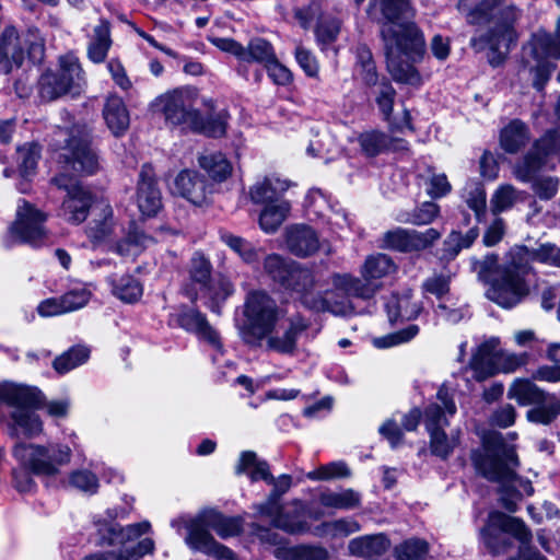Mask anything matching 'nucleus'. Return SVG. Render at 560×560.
<instances>
[{
	"mask_svg": "<svg viewBox=\"0 0 560 560\" xmlns=\"http://www.w3.org/2000/svg\"><path fill=\"white\" fill-rule=\"evenodd\" d=\"M264 269L283 290L295 293L301 303L311 311L329 312L336 316L355 314L353 304L347 299L332 301L329 298V291L324 294H314L316 277L306 266L285 259L278 254H271L265 258Z\"/></svg>",
	"mask_w": 560,
	"mask_h": 560,
	"instance_id": "obj_4",
	"label": "nucleus"
},
{
	"mask_svg": "<svg viewBox=\"0 0 560 560\" xmlns=\"http://www.w3.org/2000/svg\"><path fill=\"white\" fill-rule=\"evenodd\" d=\"M272 555L278 559L283 557L284 560H289V555L293 557L292 560H326L328 557L327 551L324 548L304 545L290 550L276 547Z\"/></svg>",
	"mask_w": 560,
	"mask_h": 560,
	"instance_id": "obj_55",
	"label": "nucleus"
},
{
	"mask_svg": "<svg viewBox=\"0 0 560 560\" xmlns=\"http://www.w3.org/2000/svg\"><path fill=\"white\" fill-rule=\"evenodd\" d=\"M530 139L529 128L520 119L511 120L500 131V145L510 154L517 153Z\"/></svg>",
	"mask_w": 560,
	"mask_h": 560,
	"instance_id": "obj_33",
	"label": "nucleus"
},
{
	"mask_svg": "<svg viewBox=\"0 0 560 560\" xmlns=\"http://www.w3.org/2000/svg\"><path fill=\"white\" fill-rule=\"evenodd\" d=\"M465 200L467 206L475 212L477 220L480 222L486 214L487 197L486 190L481 184L474 183L466 188Z\"/></svg>",
	"mask_w": 560,
	"mask_h": 560,
	"instance_id": "obj_61",
	"label": "nucleus"
},
{
	"mask_svg": "<svg viewBox=\"0 0 560 560\" xmlns=\"http://www.w3.org/2000/svg\"><path fill=\"white\" fill-rule=\"evenodd\" d=\"M492 342L480 345L477 352L471 357L470 368L474 371V377L479 382L499 373L497 354L491 355V349L494 347Z\"/></svg>",
	"mask_w": 560,
	"mask_h": 560,
	"instance_id": "obj_36",
	"label": "nucleus"
},
{
	"mask_svg": "<svg viewBox=\"0 0 560 560\" xmlns=\"http://www.w3.org/2000/svg\"><path fill=\"white\" fill-rule=\"evenodd\" d=\"M109 282L114 295L125 303H135L142 296L141 283L131 276H121L119 279L109 278Z\"/></svg>",
	"mask_w": 560,
	"mask_h": 560,
	"instance_id": "obj_44",
	"label": "nucleus"
},
{
	"mask_svg": "<svg viewBox=\"0 0 560 560\" xmlns=\"http://www.w3.org/2000/svg\"><path fill=\"white\" fill-rule=\"evenodd\" d=\"M372 7L378 8L383 18L378 23L387 71L398 83L420 85L415 65L422 60L427 46L417 24L401 20L409 11V0H373Z\"/></svg>",
	"mask_w": 560,
	"mask_h": 560,
	"instance_id": "obj_2",
	"label": "nucleus"
},
{
	"mask_svg": "<svg viewBox=\"0 0 560 560\" xmlns=\"http://www.w3.org/2000/svg\"><path fill=\"white\" fill-rule=\"evenodd\" d=\"M199 164L215 182H223L232 174V165L220 152L199 158Z\"/></svg>",
	"mask_w": 560,
	"mask_h": 560,
	"instance_id": "obj_45",
	"label": "nucleus"
},
{
	"mask_svg": "<svg viewBox=\"0 0 560 560\" xmlns=\"http://www.w3.org/2000/svg\"><path fill=\"white\" fill-rule=\"evenodd\" d=\"M518 18V10L505 0H482L467 13L469 24L493 23V27L481 37H472L470 45L476 50L489 48L495 56L490 58L493 66L502 62L511 46L516 42L513 27Z\"/></svg>",
	"mask_w": 560,
	"mask_h": 560,
	"instance_id": "obj_5",
	"label": "nucleus"
},
{
	"mask_svg": "<svg viewBox=\"0 0 560 560\" xmlns=\"http://www.w3.org/2000/svg\"><path fill=\"white\" fill-rule=\"evenodd\" d=\"M440 207L433 201H425L412 212L401 214L398 219L401 222L424 225L431 223L439 214Z\"/></svg>",
	"mask_w": 560,
	"mask_h": 560,
	"instance_id": "obj_57",
	"label": "nucleus"
},
{
	"mask_svg": "<svg viewBox=\"0 0 560 560\" xmlns=\"http://www.w3.org/2000/svg\"><path fill=\"white\" fill-rule=\"evenodd\" d=\"M188 271L190 280L202 288L211 280L212 266L203 254L195 253L190 259Z\"/></svg>",
	"mask_w": 560,
	"mask_h": 560,
	"instance_id": "obj_59",
	"label": "nucleus"
},
{
	"mask_svg": "<svg viewBox=\"0 0 560 560\" xmlns=\"http://www.w3.org/2000/svg\"><path fill=\"white\" fill-rule=\"evenodd\" d=\"M516 255V261L521 268L530 271V262L560 268V247L552 243H544L535 248L527 246H515L512 249Z\"/></svg>",
	"mask_w": 560,
	"mask_h": 560,
	"instance_id": "obj_25",
	"label": "nucleus"
},
{
	"mask_svg": "<svg viewBox=\"0 0 560 560\" xmlns=\"http://www.w3.org/2000/svg\"><path fill=\"white\" fill-rule=\"evenodd\" d=\"M220 237L221 241L235 252L246 264L258 261L260 250L247 240L229 232H222Z\"/></svg>",
	"mask_w": 560,
	"mask_h": 560,
	"instance_id": "obj_50",
	"label": "nucleus"
},
{
	"mask_svg": "<svg viewBox=\"0 0 560 560\" xmlns=\"http://www.w3.org/2000/svg\"><path fill=\"white\" fill-rule=\"evenodd\" d=\"M341 30V21L331 15H322L315 28L317 44L322 50L335 43Z\"/></svg>",
	"mask_w": 560,
	"mask_h": 560,
	"instance_id": "obj_51",
	"label": "nucleus"
},
{
	"mask_svg": "<svg viewBox=\"0 0 560 560\" xmlns=\"http://www.w3.org/2000/svg\"><path fill=\"white\" fill-rule=\"evenodd\" d=\"M288 249L299 257H307L319 248V238L311 226L299 224L287 230Z\"/></svg>",
	"mask_w": 560,
	"mask_h": 560,
	"instance_id": "obj_28",
	"label": "nucleus"
},
{
	"mask_svg": "<svg viewBox=\"0 0 560 560\" xmlns=\"http://www.w3.org/2000/svg\"><path fill=\"white\" fill-rule=\"evenodd\" d=\"M322 506L335 510H352L361 504V495L353 489H343L340 492L323 491L318 497Z\"/></svg>",
	"mask_w": 560,
	"mask_h": 560,
	"instance_id": "obj_39",
	"label": "nucleus"
},
{
	"mask_svg": "<svg viewBox=\"0 0 560 560\" xmlns=\"http://www.w3.org/2000/svg\"><path fill=\"white\" fill-rule=\"evenodd\" d=\"M281 334L273 331L264 340L268 350L280 354L292 355L298 348V340L308 328V322L300 315L288 318Z\"/></svg>",
	"mask_w": 560,
	"mask_h": 560,
	"instance_id": "obj_20",
	"label": "nucleus"
},
{
	"mask_svg": "<svg viewBox=\"0 0 560 560\" xmlns=\"http://www.w3.org/2000/svg\"><path fill=\"white\" fill-rule=\"evenodd\" d=\"M330 282L334 289L342 292L345 294L343 299H347L351 304L352 302L350 301V298L368 301L373 299L381 289V284L378 282H371L366 277L362 276L359 278L351 273H332ZM329 298L332 301L335 300L331 294ZM339 300H342V298Z\"/></svg>",
	"mask_w": 560,
	"mask_h": 560,
	"instance_id": "obj_21",
	"label": "nucleus"
},
{
	"mask_svg": "<svg viewBox=\"0 0 560 560\" xmlns=\"http://www.w3.org/2000/svg\"><path fill=\"white\" fill-rule=\"evenodd\" d=\"M517 200V190L512 185L500 186L491 197V210L494 214L510 209Z\"/></svg>",
	"mask_w": 560,
	"mask_h": 560,
	"instance_id": "obj_64",
	"label": "nucleus"
},
{
	"mask_svg": "<svg viewBox=\"0 0 560 560\" xmlns=\"http://www.w3.org/2000/svg\"><path fill=\"white\" fill-rule=\"evenodd\" d=\"M47 214L34 205L20 199L16 208V218L10 226V233L21 243L39 247L48 243L49 233L45 226Z\"/></svg>",
	"mask_w": 560,
	"mask_h": 560,
	"instance_id": "obj_16",
	"label": "nucleus"
},
{
	"mask_svg": "<svg viewBox=\"0 0 560 560\" xmlns=\"http://www.w3.org/2000/svg\"><path fill=\"white\" fill-rule=\"evenodd\" d=\"M112 46L110 24L106 20H100L94 27L93 34L88 45V57L94 63L103 62Z\"/></svg>",
	"mask_w": 560,
	"mask_h": 560,
	"instance_id": "obj_35",
	"label": "nucleus"
},
{
	"mask_svg": "<svg viewBox=\"0 0 560 560\" xmlns=\"http://www.w3.org/2000/svg\"><path fill=\"white\" fill-rule=\"evenodd\" d=\"M419 176L423 180L425 192L433 199L442 198L452 190L447 176L436 173L432 167H428L427 173Z\"/></svg>",
	"mask_w": 560,
	"mask_h": 560,
	"instance_id": "obj_54",
	"label": "nucleus"
},
{
	"mask_svg": "<svg viewBox=\"0 0 560 560\" xmlns=\"http://www.w3.org/2000/svg\"><path fill=\"white\" fill-rule=\"evenodd\" d=\"M383 247L398 252L417 250L415 230L397 228L387 231L383 237Z\"/></svg>",
	"mask_w": 560,
	"mask_h": 560,
	"instance_id": "obj_52",
	"label": "nucleus"
},
{
	"mask_svg": "<svg viewBox=\"0 0 560 560\" xmlns=\"http://www.w3.org/2000/svg\"><path fill=\"white\" fill-rule=\"evenodd\" d=\"M94 211H98L94 214V218L86 228L88 237L98 243L107 238L114 231V217L113 209L107 203H100L94 208Z\"/></svg>",
	"mask_w": 560,
	"mask_h": 560,
	"instance_id": "obj_34",
	"label": "nucleus"
},
{
	"mask_svg": "<svg viewBox=\"0 0 560 560\" xmlns=\"http://www.w3.org/2000/svg\"><path fill=\"white\" fill-rule=\"evenodd\" d=\"M357 72L366 85H376L378 82V73L376 70L373 55L366 45H359L355 49Z\"/></svg>",
	"mask_w": 560,
	"mask_h": 560,
	"instance_id": "obj_48",
	"label": "nucleus"
},
{
	"mask_svg": "<svg viewBox=\"0 0 560 560\" xmlns=\"http://www.w3.org/2000/svg\"><path fill=\"white\" fill-rule=\"evenodd\" d=\"M510 261L499 269V275L491 279L486 291L487 299L503 308L516 306L529 292L525 280L529 271L518 266L513 250L510 252Z\"/></svg>",
	"mask_w": 560,
	"mask_h": 560,
	"instance_id": "obj_13",
	"label": "nucleus"
},
{
	"mask_svg": "<svg viewBox=\"0 0 560 560\" xmlns=\"http://www.w3.org/2000/svg\"><path fill=\"white\" fill-rule=\"evenodd\" d=\"M268 485L272 486V490L269 493L266 502L258 505V513L259 514H273L278 505L280 504V498L289 491V489L292 486V477L290 475L283 474L279 476L278 478H275L272 474L270 472V479H262Z\"/></svg>",
	"mask_w": 560,
	"mask_h": 560,
	"instance_id": "obj_40",
	"label": "nucleus"
},
{
	"mask_svg": "<svg viewBox=\"0 0 560 560\" xmlns=\"http://www.w3.org/2000/svg\"><path fill=\"white\" fill-rule=\"evenodd\" d=\"M438 399L442 405L431 404L425 408L424 423L430 435L431 453L446 459L459 443L458 431H452L450 434L444 431V428L448 425L445 412L453 416L456 412V406L443 388L439 389Z\"/></svg>",
	"mask_w": 560,
	"mask_h": 560,
	"instance_id": "obj_12",
	"label": "nucleus"
},
{
	"mask_svg": "<svg viewBox=\"0 0 560 560\" xmlns=\"http://www.w3.org/2000/svg\"><path fill=\"white\" fill-rule=\"evenodd\" d=\"M471 269L478 276V279L490 283L492 275H499V269L503 267L499 265V258L494 254H488L482 259L471 258Z\"/></svg>",
	"mask_w": 560,
	"mask_h": 560,
	"instance_id": "obj_62",
	"label": "nucleus"
},
{
	"mask_svg": "<svg viewBox=\"0 0 560 560\" xmlns=\"http://www.w3.org/2000/svg\"><path fill=\"white\" fill-rule=\"evenodd\" d=\"M152 241L153 240L143 232L132 230L124 240L119 241L114 246L113 250L120 256H137L142 248L147 247Z\"/></svg>",
	"mask_w": 560,
	"mask_h": 560,
	"instance_id": "obj_53",
	"label": "nucleus"
},
{
	"mask_svg": "<svg viewBox=\"0 0 560 560\" xmlns=\"http://www.w3.org/2000/svg\"><path fill=\"white\" fill-rule=\"evenodd\" d=\"M390 548V540L384 533L363 535L348 544L350 556L357 558L382 557Z\"/></svg>",
	"mask_w": 560,
	"mask_h": 560,
	"instance_id": "obj_29",
	"label": "nucleus"
},
{
	"mask_svg": "<svg viewBox=\"0 0 560 560\" xmlns=\"http://www.w3.org/2000/svg\"><path fill=\"white\" fill-rule=\"evenodd\" d=\"M136 201L139 211L144 217H154L162 209V194L150 164L142 165L139 173Z\"/></svg>",
	"mask_w": 560,
	"mask_h": 560,
	"instance_id": "obj_18",
	"label": "nucleus"
},
{
	"mask_svg": "<svg viewBox=\"0 0 560 560\" xmlns=\"http://www.w3.org/2000/svg\"><path fill=\"white\" fill-rule=\"evenodd\" d=\"M418 325H409L408 327L400 329L398 331L374 338L373 345L378 349L392 348L410 341L418 335Z\"/></svg>",
	"mask_w": 560,
	"mask_h": 560,
	"instance_id": "obj_58",
	"label": "nucleus"
},
{
	"mask_svg": "<svg viewBox=\"0 0 560 560\" xmlns=\"http://www.w3.org/2000/svg\"><path fill=\"white\" fill-rule=\"evenodd\" d=\"M290 182L279 176L270 175L258 179L249 187V198L255 205H270L280 201L283 194L289 189Z\"/></svg>",
	"mask_w": 560,
	"mask_h": 560,
	"instance_id": "obj_24",
	"label": "nucleus"
},
{
	"mask_svg": "<svg viewBox=\"0 0 560 560\" xmlns=\"http://www.w3.org/2000/svg\"><path fill=\"white\" fill-rule=\"evenodd\" d=\"M175 191L194 205H202L210 187L202 175L195 171H182L174 182Z\"/></svg>",
	"mask_w": 560,
	"mask_h": 560,
	"instance_id": "obj_26",
	"label": "nucleus"
},
{
	"mask_svg": "<svg viewBox=\"0 0 560 560\" xmlns=\"http://www.w3.org/2000/svg\"><path fill=\"white\" fill-rule=\"evenodd\" d=\"M358 143L362 153L368 158H374L388 151H407L409 145L404 139L390 137L375 129L360 133Z\"/></svg>",
	"mask_w": 560,
	"mask_h": 560,
	"instance_id": "obj_23",
	"label": "nucleus"
},
{
	"mask_svg": "<svg viewBox=\"0 0 560 560\" xmlns=\"http://www.w3.org/2000/svg\"><path fill=\"white\" fill-rule=\"evenodd\" d=\"M154 114L163 116L165 124L190 130L196 124L199 110L195 108V98L189 91L176 89L158 96L151 104Z\"/></svg>",
	"mask_w": 560,
	"mask_h": 560,
	"instance_id": "obj_15",
	"label": "nucleus"
},
{
	"mask_svg": "<svg viewBox=\"0 0 560 560\" xmlns=\"http://www.w3.org/2000/svg\"><path fill=\"white\" fill-rule=\"evenodd\" d=\"M528 183H532V190L540 200H550L558 194L560 180L557 176L534 175Z\"/></svg>",
	"mask_w": 560,
	"mask_h": 560,
	"instance_id": "obj_63",
	"label": "nucleus"
},
{
	"mask_svg": "<svg viewBox=\"0 0 560 560\" xmlns=\"http://www.w3.org/2000/svg\"><path fill=\"white\" fill-rule=\"evenodd\" d=\"M560 154V129L545 132L532 149L513 166V175L522 183L533 179L534 175L546 165L549 156Z\"/></svg>",
	"mask_w": 560,
	"mask_h": 560,
	"instance_id": "obj_17",
	"label": "nucleus"
},
{
	"mask_svg": "<svg viewBox=\"0 0 560 560\" xmlns=\"http://www.w3.org/2000/svg\"><path fill=\"white\" fill-rule=\"evenodd\" d=\"M117 512L108 510L106 516L94 518L95 544L101 547H120L130 558H143L152 556L154 541L151 538H143L133 544L142 535L151 529L148 521L121 526L115 522Z\"/></svg>",
	"mask_w": 560,
	"mask_h": 560,
	"instance_id": "obj_7",
	"label": "nucleus"
},
{
	"mask_svg": "<svg viewBox=\"0 0 560 560\" xmlns=\"http://www.w3.org/2000/svg\"><path fill=\"white\" fill-rule=\"evenodd\" d=\"M205 305L214 314L220 315L222 305L234 293V285L229 278L218 276L202 288Z\"/></svg>",
	"mask_w": 560,
	"mask_h": 560,
	"instance_id": "obj_31",
	"label": "nucleus"
},
{
	"mask_svg": "<svg viewBox=\"0 0 560 560\" xmlns=\"http://www.w3.org/2000/svg\"><path fill=\"white\" fill-rule=\"evenodd\" d=\"M69 485L89 494H95L100 486L96 475L86 469L73 470L69 475Z\"/></svg>",
	"mask_w": 560,
	"mask_h": 560,
	"instance_id": "obj_60",
	"label": "nucleus"
},
{
	"mask_svg": "<svg viewBox=\"0 0 560 560\" xmlns=\"http://www.w3.org/2000/svg\"><path fill=\"white\" fill-rule=\"evenodd\" d=\"M55 71L65 82L70 95L77 96L83 92L86 80L79 58L74 54L68 52L60 56L58 58V68Z\"/></svg>",
	"mask_w": 560,
	"mask_h": 560,
	"instance_id": "obj_27",
	"label": "nucleus"
},
{
	"mask_svg": "<svg viewBox=\"0 0 560 560\" xmlns=\"http://www.w3.org/2000/svg\"><path fill=\"white\" fill-rule=\"evenodd\" d=\"M89 357L88 348L75 346L58 355L52 362V368L58 374H66L85 363Z\"/></svg>",
	"mask_w": 560,
	"mask_h": 560,
	"instance_id": "obj_47",
	"label": "nucleus"
},
{
	"mask_svg": "<svg viewBox=\"0 0 560 560\" xmlns=\"http://www.w3.org/2000/svg\"><path fill=\"white\" fill-rule=\"evenodd\" d=\"M182 525L187 530L185 541L190 549L218 560H233V552L218 542L209 533V529H213L221 538L237 536L243 530L242 517L225 516L217 510L208 509L192 518H180L172 522V527L177 530Z\"/></svg>",
	"mask_w": 560,
	"mask_h": 560,
	"instance_id": "obj_6",
	"label": "nucleus"
},
{
	"mask_svg": "<svg viewBox=\"0 0 560 560\" xmlns=\"http://www.w3.org/2000/svg\"><path fill=\"white\" fill-rule=\"evenodd\" d=\"M243 313L245 320L240 327L242 339L252 347H260L277 326V302L265 291H252L246 296Z\"/></svg>",
	"mask_w": 560,
	"mask_h": 560,
	"instance_id": "obj_9",
	"label": "nucleus"
},
{
	"mask_svg": "<svg viewBox=\"0 0 560 560\" xmlns=\"http://www.w3.org/2000/svg\"><path fill=\"white\" fill-rule=\"evenodd\" d=\"M261 515L270 518L271 524L276 528L282 529L290 534L305 533L310 528L304 513L299 506L284 509L281 504H279L277 511L273 514Z\"/></svg>",
	"mask_w": 560,
	"mask_h": 560,
	"instance_id": "obj_30",
	"label": "nucleus"
},
{
	"mask_svg": "<svg viewBox=\"0 0 560 560\" xmlns=\"http://www.w3.org/2000/svg\"><path fill=\"white\" fill-rule=\"evenodd\" d=\"M471 460L480 475L500 485V502L509 512H516L523 497L534 493L532 482L516 475V453L504 443L502 436L486 441L481 451L472 452Z\"/></svg>",
	"mask_w": 560,
	"mask_h": 560,
	"instance_id": "obj_3",
	"label": "nucleus"
},
{
	"mask_svg": "<svg viewBox=\"0 0 560 560\" xmlns=\"http://www.w3.org/2000/svg\"><path fill=\"white\" fill-rule=\"evenodd\" d=\"M43 404L44 395L40 392V401L35 406H12L14 408L11 413L12 420L28 438L35 436L43 431V423L39 417L33 411V409L42 407Z\"/></svg>",
	"mask_w": 560,
	"mask_h": 560,
	"instance_id": "obj_37",
	"label": "nucleus"
},
{
	"mask_svg": "<svg viewBox=\"0 0 560 560\" xmlns=\"http://www.w3.org/2000/svg\"><path fill=\"white\" fill-rule=\"evenodd\" d=\"M395 270L396 265L389 256L375 254L365 259L361 268V276L366 277L371 282H378L380 279L394 273Z\"/></svg>",
	"mask_w": 560,
	"mask_h": 560,
	"instance_id": "obj_41",
	"label": "nucleus"
},
{
	"mask_svg": "<svg viewBox=\"0 0 560 560\" xmlns=\"http://www.w3.org/2000/svg\"><path fill=\"white\" fill-rule=\"evenodd\" d=\"M103 116L107 127L115 136L125 133L130 124L129 112L122 98L116 94L106 98Z\"/></svg>",
	"mask_w": 560,
	"mask_h": 560,
	"instance_id": "obj_32",
	"label": "nucleus"
},
{
	"mask_svg": "<svg viewBox=\"0 0 560 560\" xmlns=\"http://www.w3.org/2000/svg\"><path fill=\"white\" fill-rule=\"evenodd\" d=\"M429 551V544L424 539L410 538L396 546L394 555L397 560H419Z\"/></svg>",
	"mask_w": 560,
	"mask_h": 560,
	"instance_id": "obj_56",
	"label": "nucleus"
},
{
	"mask_svg": "<svg viewBox=\"0 0 560 560\" xmlns=\"http://www.w3.org/2000/svg\"><path fill=\"white\" fill-rule=\"evenodd\" d=\"M229 115L226 112H220L215 116L203 119L198 114L196 124L192 125L191 131L199 132L208 137L219 138L225 135Z\"/></svg>",
	"mask_w": 560,
	"mask_h": 560,
	"instance_id": "obj_49",
	"label": "nucleus"
},
{
	"mask_svg": "<svg viewBox=\"0 0 560 560\" xmlns=\"http://www.w3.org/2000/svg\"><path fill=\"white\" fill-rule=\"evenodd\" d=\"M54 141L59 151L58 163L62 173L52 177L50 183L67 192L59 215L68 222L79 224L88 217L92 196L67 173L94 174L98 170V156L91 148L90 128L85 124L74 122L58 127Z\"/></svg>",
	"mask_w": 560,
	"mask_h": 560,
	"instance_id": "obj_1",
	"label": "nucleus"
},
{
	"mask_svg": "<svg viewBox=\"0 0 560 560\" xmlns=\"http://www.w3.org/2000/svg\"><path fill=\"white\" fill-rule=\"evenodd\" d=\"M506 396L520 406H534L526 412V419L532 423L549 425L560 416V398L527 378H515Z\"/></svg>",
	"mask_w": 560,
	"mask_h": 560,
	"instance_id": "obj_11",
	"label": "nucleus"
},
{
	"mask_svg": "<svg viewBox=\"0 0 560 560\" xmlns=\"http://www.w3.org/2000/svg\"><path fill=\"white\" fill-rule=\"evenodd\" d=\"M272 45L264 38H253L246 47L241 62H257L264 67L276 57Z\"/></svg>",
	"mask_w": 560,
	"mask_h": 560,
	"instance_id": "obj_46",
	"label": "nucleus"
},
{
	"mask_svg": "<svg viewBox=\"0 0 560 560\" xmlns=\"http://www.w3.org/2000/svg\"><path fill=\"white\" fill-rule=\"evenodd\" d=\"M480 534L483 545L492 557L500 556L511 547L512 541L505 536V534H510L520 542L521 560H545V558H537L536 551L532 547V532L518 517L492 511Z\"/></svg>",
	"mask_w": 560,
	"mask_h": 560,
	"instance_id": "obj_8",
	"label": "nucleus"
},
{
	"mask_svg": "<svg viewBox=\"0 0 560 560\" xmlns=\"http://www.w3.org/2000/svg\"><path fill=\"white\" fill-rule=\"evenodd\" d=\"M176 322L183 329L196 334L199 339L208 342L217 351L222 352L223 346L220 335L199 310L182 306L176 314Z\"/></svg>",
	"mask_w": 560,
	"mask_h": 560,
	"instance_id": "obj_19",
	"label": "nucleus"
},
{
	"mask_svg": "<svg viewBox=\"0 0 560 560\" xmlns=\"http://www.w3.org/2000/svg\"><path fill=\"white\" fill-rule=\"evenodd\" d=\"M38 94L43 101L51 102L70 93L57 72L48 70L38 80Z\"/></svg>",
	"mask_w": 560,
	"mask_h": 560,
	"instance_id": "obj_43",
	"label": "nucleus"
},
{
	"mask_svg": "<svg viewBox=\"0 0 560 560\" xmlns=\"http://www.w3.org/2000/svg\"><path fill=\"white\" fill-rule=\"evenodd\" d=\"M549 58H560V16L557 19L555 35L539 30L534 33L528 48L524 50V68L534 74L533 84L537 90L544 88L556 69Z\"/></svg>",
	"mask_w": 560,
	"mask_h": 560,
	"instance_id": "obj_10",
	"label": "nucleus"
},
{
	"mask_svg": "<svg viewBox=\"0 0 560 560\" xmlns=\"http://www.w3.org/2000/svg\"><path fill=\"white\" fill-rule=\"evenodd\" d=\"M25 49L18 30L8 25L0 34V71L9 74L22 67Z\"/></svg>",
	"mask_w": 560,
	"mask_h": 560,
	"instance_id": "obj_22",
	"label": "nucleus"
},
{
	"mask_svg": "<svg viewBox=\"0 0 560 560\" xmlns=\"http://www.w3.org/2000/svg\"><path fill=\"white\" fill-rule=\"evenodd\" d=\"M14 456L35 475L54 476L61 466L70 463L71 448L61 444L48 446L19 443Z\"/></svg>",
	"mask_w": 560,
	"mask_h": 560,
	"instance_id": "obj_14",
	"label": "nucleus"
},
{
	"mask_svg": "<svg viewBox=\"0 0 560 560\" xmlns=\"http://www.w3.org/2000/svg\"><path fill=\"white\" fill-rule=\"evenodd\" d=\"M264 206L259 215V225L265 232L273 233L285 220L290 211V203L288 201H280Z\"/></svg>",
	"mask_w": 560,
	"mask_h": 560,
	"instance_id": "obj_42",
	"label": "nucleus"
},
{
	"mask_svg": "<svg viewBox=\"0 0 560 560\" xmlns=\"http://www.w3.org/2000/svg\"><path fill=\"white\" fill-rule=\"evenodd\" d=\"M235 474H247L252 481L270 479V469L266 460H260L253 451H244L241 453L238 462L235 466Z\"/></svg>",
	"mask_w": 560,
	"mask_h": 560,
	"instance_id": "obj_38",
	"label": "nucleus"
}]
</instances>
